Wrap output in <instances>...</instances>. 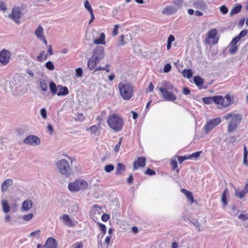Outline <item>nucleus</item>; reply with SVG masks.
<instances>
[{"mask_svg": "<svg viewBox=\"0 0 248 248\" xmlns=\"http://www.w3.org/2000/svg\"><path fill=\"white\" fill-rule=\"evenodd\" d=\"M24 144L32 146L39 145L41 144V141L38 137L31 135L27 136L24 140Z\"/></svg>", "mask_w": 248, "mask_h": 248, "instance_id": "obj_9", "label": "nucleus"}, {"mask_svg": "<svg viewBox=\"0 0 248 248\" xmlns=\"http://www.w3.org/2000/svg\"><path fill=\"white\" fill-rule=\"evenodd\" d=\"M99 62V61H96L95 60L93 59V58L91 57L88 60V66L91 70H92L94 68H95L97 63H98Z\"/></svg>", "mask_w": 248, "mask_h": 248, "instance_id": "obj_24", "label": "nucleus"}, {"mask_svg": "<svg viewBox=\"0 0 248 248\" xmlns=\"http://www.w3.org/2000/svg\"><path fill=\"white\" fill-rule=\"evenodd\" d=\"M11 53L9 51L5 49L0 52V63L2 65H7L10 61Z\"/></svg>", "mask_w": 248, "mask_h": 248, "instance_id": "obj_10", "label": "nucleus"}, {"mask_svg": "<svg viewBox=\"0 0 248 248\" xmlns=\"http://www.w3.org/2000/svg\"><path fill=\"white\" fill-rule=\"evenodd\" d=\"M83 244L82 242H77L71 247V248H82Z\"/></svg>", "mask_w": 248, "mask_h": 248, "instance_id": "obj_56", "label": "nucleus"}, {"mask_svg": "<svg viewBox=\"0 0 248 248\" xmlns=\"http://www.w3.org/2000/svg\"><path fill=\"white\" fill-rule=\"evenodd\" d=\"M40 114L41 116L45 119L47 117L46 110L45 108H42L40 110Z\"/></svg>", "mask_w": 248, "mask_h": 248, "instance_id": "obj_52", "label": "nucleus"}, {"mask_svg": "<svg viewBox=\"0 0 248 248\" xmlns=\"http://www.w3.org/2000/svg\"><path fill=\"white\" fill-rule=\"evenodd\" d=\"M223 118L229 121L227 131L229 133H232L237 129L242 120V115L239 113L232 112L226 114Z\"/></svg>", "mask_w": 248, "mask_h": 248, "instance_id": "obj_1", "label": "nucleus"}, {"mask_svg": "<svg viewBox=\"0 0 248 248\" xmlns=\"http://www.w3.org/2000/svg\"><path fill=\"white\" fill-rule=\"evenodd\" d=\"M177 9L174 7L170 6L164 8L163 10L162 13L163 15L169 16L175 13Z\"/></svg>", "mask_w": 248, "mask_h": 248, "instance_id": "obj_21", "label": "nucleus"}, {"mask_svg": "<svg viewBox=\"0 0 248 248\" xmlns=\"http://www.w3.org/2000/svg\"><path fill=\"white\" fill-rule=\"evenodd\" d=\"M170 165L172 167L173 170H175L177 168V163L176 160H173L170 161Z\"/></svg>", "mask_w": 248, "mask_h": 248, "instance_id": "obj_62", "label": "nucleus"}, {"mask_svg": "<svg viewBox=\"0 0 248 248\" xmlns=\"http://www.w3.org/2000/svg\"><path fill=\"white\" fill-rule=\"evenodd\" d=\"M201 153H202V151L197 152L194 153H193L192 155H188V156L190 157V159H191L193 157L196 158H198L200 155Z\"/></svg>", "mask_w": 248, "mask_h": 248, "instance_id": "obj_53", "label": "nucleus"}, {"mask_svg": "<svg viewBox=\"0 0 248 248\" xmlns=\"http://www.w3.org/2000/svg\"><path fill=\"white\" fill-rule=\"evenodd\" d=\"M225 107H227L232 103V97L229 94L226 95L224 97Z\"/></svg>", "mask_w": 248, "mask_h": 248, "instance_id": "obj_34", "label": "nucleus"}, {"mask_svg": "<svg viewBox=\"0 0 248 248\" xmlns=\"http://www.w3.org/2000/svg\"><path fill=\"white\" fill-rule=\"evenodd\" d=\"M182 191L183 193H184L185 194L188 200L189 201H190L191 202V203H192L194 202V198H193L192 193L191 192L187 191V190H186L185 189H183L182 190Z\"/></svg>", "mask_w": 248, "mask_h": 248, "instance_id": "obj_27", "label": "nucleus"}, {"mask_svg": "<svg viewBox=\"0 0 248 248\" xmlns=\"http://www.w3.org/2000/svg\"><path fill=\"white\" fill-rule=\"evenodd\" d=\"M214 96L206 97L202 98V101L205 104H210L214 102Z\"/></svg>", "mask_w": 248, "mask_h": 248, "instance_id": "obj_39", "label": "nucleus"}, {"mask_svg": "<svg viewBox=\"0 0 248 248\" xmlns=\"http://www.w3.org/2000/svg\"><path fill=\"white\" fill-rule=\"evenodd\" d=\"M120 26L118 24L115 25L114 26L113 31H112V35L113 36H116L118 34V30Z\"/></svg>", "mask_w": 248, "mask_h": 248, "instance_id": "obj_55", "label": "nucleus"}, {"mask_svg": "<svg viewBox=\"0 0 248 248\" xmlns=\"http://www.w3.org/2000/svg\"><path fill=\"white\" fill-rule=\"evenodd\" d=\"M156 89L160 92L161 89H162L164 91L171 90H173V86L170 82L164 81L162 83L159 84Z\"/></svg>", "mask_w": 248, "mask_h": 248, "instance_id": "obj_13", "label": "nucleus"}, {"mask_svg": "<svg viewBox=\"0 0 248 248\" xmlns=\"http://www.w3.org/2000/svg\"><path fill=\"white\" fill-rule=\"evenodd\" d=\"M22 14L20 7L15 6L12 8V12L8 16V17L12 19L14 22L17 24L21 23V18Z\"/></svg>", "mask_w": 248, "mask_h": 248, "instance_id": "obj_6", "label": "nucleus"}, {"mask_svg": "<svg viewBox=\"0 0 248 248\" xmlns=\"http://www.w3.org/2000/svg\"><path fill=\"white\" fill-rule=\"evenodd\" d=\"M177 158L178 162L180 164L182 163L184 160L190 159L189 156H178Z\"/></svg>", "mask_w": 248, "mask_h": 248, "instance_id": "obj_49", "label": "nucleus"}, {"mask_svg": "<svg viewBox=\"0 0 248 248\" xmlns=\"http://www.w3.org/2000/svg\"><path fill=\"white\" fill-rule=\"evenodd\" d=\"M39 83L40 87L43 91H46L47 90V84L44 79H40L39 80Z\"/></svg>", "mask_w": 248, "mask_h": 248, "instance_id": "obj_33", "label": "nucleus"}, {"mask_svg": "<svg viewBox=\"0 0 248 248\" xmlns=\"http://www.w3.org/2000/svg\"><path fill=\"white\" fill-rule=\"evenodd\" d=\"M194 82L197 86L199 87L203 84L204 80L200 76H197L194 78Z\"/></svg>", "mask_w": 248, "mask_h": 248, "instance_id": "obj_30", "label": "nucleus"}, {"mask_svg": "<svg viewBox=\"0 0 248 248\" xmlns=\"http://www.w3.org/2000/svg\"><path fill=\"white\" fill-rule=\"evenodd\" d=\"M97 224L98 225V226L99 227L100 230L103 232L102 234H100V237H101V238H102L103 237L104 235L105 234H106V231H107V228H106V226L105 225L102 224V223H98Z\"/></svg>", "mask_w": 248, "mask_h": 248, "instance_id": "obj_36", "label": "nucleus"}, {"mask_svg": "<svg viewBox=\"0 0 248 248\" xmlns=\"http://www.w3.org/2000/svg\"><path fill=\"white\" fill-rule=\"evenodd\" d=\"M84 6L85 8L89 12V13L93 12V9L89 2L87 0L84 1Z\"/></svg>", "mask_w": 248, "mask_h": 248, "instance_id": "obj_47", "label": "nucleus"}, {"mask_svg": "<svg viewBox=\"0 0 248 248\" xmlns=\"http://www.w3.org/2000/svg\"><path fill=\"white\" fill-rule=\"evenodd\" d=\"M106 36L104 33L102 32L100 34L99 38L93 40V43L96 45H105L106 44Z\"/></svg>", "mask_w": 248, "mask_h": 248, "instance_id": "obj_19", "label": "nucleus"}, {"mask_svg": "<svg viewBox=\"0 0 248 248\" xmlns=\"http://www.w3.org/2000/svg\"><path fill=\"white\" fill-rule=\"evenodd\" d=\"M34 34L36 37L39 39L44 37V29L41 25L38 27L37 29L35 31Z\"/></svg>", "mask_w": 248, "mask_h": 248, "instance_id": "obj_25", "label": "nucleus"}, {"mask_svg": "<svg viewBox=\"0 0 248 248\" xmlns=\"http://www.w3.org/2000/svg\"><path fill=\"white\" fill-rule=\"evenodd\" d=\"M110 65L109 64H107L105 67L101 66L97 67L95 71L105 70L108 73L110 71Z\"/></svg>", "mask_w": 248, "mask_h": 248, "instance_id": "obj_38", "label": "nucleus"}, {"mask_svg": "<svg viewBox=\"0 0 248 248\" xmlns=\"http://www.w3.org/2000/svg\"><path fill=\"white\" fill-rule=\"evenodd\" d=\"M107 123L108 126L115 132L121 131L124 124L123 120L116 114H113L108 118Z\"/></svg>", "mask_w": 248, "mask_h": 248, "instance_id": "obj_2", "label": "nucleus"}, {"mask_svg": "<svg viewBox=\"0 0 248 248\" xmlns=\"http://www.w3.org/2000/svg\"><path fill=\"white\" fill-rule=\"evenodd\" d=\"M101 238L100 234L98 236V244L99 248H108L110 241L111 236H107L105 240L104 243H103L99 238Z\"/></svg>", "mask_w": 248, "mask_h": 248, "instance_id": "obj_16", "label": "nucleus"}, {"mask_svg": "<svg viewBox=\"0 0 248 248\" xmlns=\"http://www.w3.org/2000/svg\"><path fill=\"white\" fill-rule=\"evenodd\" d=\"M101 218H102V220L103 221H107L109 219V216L108 215L106 214H104L102 216Z\"/></svg>", "mask_w": 248, "mask_h": 248, "instance_id": "obj_64", "label": "nucleus"}, {"mask_svg": "<svg viewBox=\"0 0 248 248\" xmlns=\"http://www.w3.org/2000/svg\"><path fill=\"white\" fill-rule=\"evenodd\" d=\"M118 88L120 95L124 100H129L133 95V87L129 83L121 82L118 85Z\"/></svg>", "mask_w": 248, "mask_h": 248, "instance_id": "obj_4", "label": "nucleus"}, {"mask_svg": "<svg viewBox=\"0 0 248 248\" xmlns=\"http://www.w3.org/2000/svg\"><path fill=\"white\" fill-rule=\"evenodd\" d=\"M2 210L3 212L5 213H7L9 212L10 210V207L7 201L6 200H2Z\"/></svg>", "mask_w": 248, "mask_h": 248, "instance_id": "obj_28", "label": "nucleus"}, {"mask_svg": "<svg viewBox=\"0 0 248 248\" xmlns=\"http://www.w3.org/2000/svg\"><path fill=\"white\" fill-rule=\"evenodd\" d=\"M246 194L244 193V190L241 191H239L238 190H236L235 191V196L239 199H242Z\"/></svg>", "mask_w": 248, "mask_h": 248, "instance_id": "obj_46", "label": "nucleus"}, {"mask_svg": "<svg viewBox=\"0 0 248 248\" xmlns=\"http://www.w3.org/2000/svg\"><path fill=\"white\" fill-rule=\"evenodd\" d=\"M220 12L223 15L226 14L228 12V9L225 5H222L220 7Z\"/></svg>", "mask_w": 248, "mask_h": 248, "instance_id": "obj_50", "label": "nucleus"}, {"mask_svg": "<svg viewBox=\"0 0 248 248\" xmlns=\"http://www.w3.org/2000/svg\"><path fill=\"white\" fill-rule=\"evenodd\" d=\"M61 218L65 225L69 227H73L75 225V223L72 221L68 215L65 214Z\"/></svg>", "mask_w": 248, "mask_h": 248, "instance_id": "obj_20", "label": "nucleus"}, {"mask_svg": "<svg viewBox=\"0 0 248 248\" xmlns=\"http://www.w3.org/2000/svg\"><path fill=\"white\" fill-rule=\"evenodd\" d=\"M230 196V194L228 188H226L223 193L222 194L221 201L224 207L228 204L227 199Z\"/></svg>", "mask_w": 248, "mask_h": 248, "instance_id": "obj_18", "label": "nucleus"}, {"mask_svg": "<svg viewBox=\"0 0 248 248\" xmlns=\"http://www.w3.org/2000/svg\"><path fill=\"white\" fill-rule=\"evenodd\" d=\"M192 2L196 9L203 10L206 8V4L202 0H193Z\"/></svg>", "mask_w": 248, "mask_h": 248, "instance_id": "obj_15", "label": "nucleus"}, {"mask_svg": "<svg viewBox=\"0 0 248 248\" xmlns=\"http://www.w3.org/2000/svg\"><path fill=\"white\" fill-rule=\"evenodd\" d=\"M238 218L242 221H246L248 219V217L247 215L241 214L239 215Z\"/></svg>", "mask_w": 248, "mask_h": 248, "instance_id": "obj_60", "label": "nucleus"}, {"mask_svg": "<svg viewBox=\"0 0 248 248\" xmlns=\"http://www.w3.org/2000/svg\"><path fill=\"white\" fill-rule=\"evenodd\" d=\"M192 71L191 69H185L183 72V76L187 78H190L192 76Z\"/></svg>", "mask_w": 248, "mask_h": 248, "instance_id": "obj_37", "label": "nucleus"}, {"mask_svg": "<svg viewBox=\"0 0 248 248\" xmlns=\"http://www.w3.org/2000/svg\"><path fill=\"white\" fill-rule=\"evenodd\" d=\"M239 37L237 36L236 37L233 38L231 43L236 45V43L240 40Z\"/></svg>", "mask_w": 248, "mask_h": 248, "instance_id": "obj_63", "label": "nucleus"}, {"mask_svg": "<svg viewBox=\"0 0 248 248\" xmlns=\"http://www.w3.org/2000/svg\"><path fill=\"white\" fill-rule=\"evenodd\" d=\"M125 170V167L124 165L122 163H119L117 164L116 174L117 175L120 174L122 171H124Z\"/></svg>", "mask_w": 248, "mask_h": 248, "instance_id": "obj_31", "label": "nucleus"}, {"mask_svg": "<svg viewBox=\"0 0 248 248\" xmlns=\"http://www.w3.org/2000/svg\"><path fill=\"white\" fill-rule=\"evenodd\" d=\"M57 242L56 240L52 237L48 238L45 243V248H57Z\"/></svg>", "mask_w": 248, "mask_h": 248, "instance_id": "obj_17", "label": "nucleus"}, {"mask_svg": "<svg viewBox=\"0 0 248 248\" xmlns=\"http://www.w3.org/2000/svg\"><path fill=\"white\" fill-rule=\"evenodd\" d=\"M33 214L30 213L26 215H23L22 217V219H23L25 221H30L33 218Z\"/></svg>", "mask_w": 248, "mask_h": 248, "instance_id": "obj_44", "label": "nucleus"}, {"mask_svg": "<svg viewBox=\"0 0 248 248\" xmlns=\"http://www.w3.org/2000/svg\"><path fill=\"white\" fill-rule=\"evenodd\" d=\"M145 173L148 175H153L155 174V172L154 170H151L149 168H148L145 171Z\"/></svg>", "mask_w": 248, "mask_h": 248, "instance_id": "obj_58", "label": "nucleus"}, {"mask_svg": "<svg viewBox=\"0 0 248 248\" xmlns=\"http://www.w3.org/2000/svg\"><path fill=\"white\" fill-rule=\"evenodd\" d=\"M88 187V183L82 180H76L74 182L69 183L68 185L69 189L72 192L84 190L87 189Z\"/></svg>", "mask_w": 248, "mask_h": 248, "instance_id": "obj_5", "label": "nucleus"}, {"mask_svg": "<svg viewBox=\"0 0 248 248\" xmlns=\"http://www.w3.org/2000/svg\"><path fill=\"white\" fill-rule=\"evenodd\" d=\"M238 50V46L233 44L230 43L229 45V52L231 54H233L236 52Z\"/></svg>", "mask_w": 248, "mask_h": 248, "instance_id": "obj_32", "label": "nucleus"}, {"mask_svg": "<svg viewBox=\"0 0 248 248\" xmlns=\"http://www.w3.org/2000/svg\"><path fill=\"white\" fill-rule=\"evenodd\" d=\"M190 222L192 223L194 226L197 228L199 229V231L200 230L201 224L197 220H193L192 221H190Z\"/></svg>", "mask_w": 248, "mask_h": 248, "instance_id": "obj_54", "label": "nucleus"}, {"mask_svg": "<svg viewBox=\"0 0 248 248\" xmlns=\"http://www.w3.org/2000/svg\"><path fill=\"white\" fill-rule=\"evenodd\" d=\"M217 33V31L216 29H212L209 31L208 32V37L209 39L213 38L216 35Z\"/></svg>", "mask_w": 248, "mask_h": 248, "instance_id": "obj_40", "label": "nucleus"}, {"mask_svg": "<svg viewBox=\"0 0 248 248\" xmlns=\"http://www.w3.org/2000/svg\"><path fill=\"white\" fill-rule=\"evenodd\" d=\"M124 35H122L121 36H120V40H119V44L118 45H124L126 43V41H125L124 40Z\"/></svg>", "mask_w": 248, "mask_h": 248, "instance_id": "obj_59", "label": "nucleus"}, {"mask_svg": "<svg viewBox=\"0 0 248 248\" xmlns=\"http://www.w3.org/2000/svg\"><path fill=\"white\" fill-rule=\"evenodd\" d=\"M221 122V120L220 117H217L211 119L208 121L206 124L204 125L203 129L206 134L209 133L214 127L218 125Z\"/></svg>", "mask_w": 248, "mask_h": 248, "instance_id": "obj_7", "label": "nucleus"}, {"mask_svg": "<svg viewBox=\"0 0 248 248\" xmlns=\"http://www.w3.org/2000/svg\"><path fill=\"white\" fill-rule=\"evenodd\" d=\"M56 166L57 171L65 177H69L72 173L71 167L66 159H60L56 162Z\"/></svg>", "mask_w": 248, "mask_h": 248, "instance_id": "obj_3", "label": "nucleus"}, {"mask_svg": "<svg viewBox=\"0 0 248 248\" xmlns=\"http://www.w3.org/2000/svg\"><path fill=\"white\" fill-rule=\"evenodd\" d=\"M121 142H122V138L120 139V141L119 142L115 145L114 147V151L115 152H118L119 151V149L120 147V146L121 145Z\"/></svg>", "mask_w": 248, "mask_h": 248, "instance_id": "obj_61", "label": "nucleus"}, {"mask_svg": "<svg viewBox=\"0 0 248 248\" xmlns=\"http://www.w3.org/2000/svg\"><path fill=\"white\" fill-rule=\"evenodd\" d=\"M146 165V158L144 156L138 157L137 160L135 161L133 163V168L134 170H137L139 168H143Z\"/></svg>", "mask_w": 248, "mask_h": 248, "instance_id": "obj_12", "label": "nucleus"}, {"mask_svg": "<svg viewBox=\"0 0 248 248\" xmlns=\"http://www.w3.org/2000/svg\"><path fill=\"white\" fill-rule=\"evenodd\" d=\"M105 56V52L104 47L102 46H97L93 50L92 57L96 61L99 62L104 59Z\"/></svg>", "mask_w": 248, "mask_h": 248, "instance_id": "obj_8", "label": "nucleus"}, {"mask_svg": "<svg viewBox=\"0 0 248 248\" xmlns=\"http://www.w3.org/2000/svg\"><path fill=\"white\" fill-rule=\"evenodd\" d=\"M40 231L37 230L36 231L31 232L30 233V235L31 237L36 236L37 237H39L40 236Z\"/></svg>", "mask_w": 248, "mask_h": 248, "instance_id": "obj_57", "label": "nucleus"}, {"mask_svg": "<svg viewBox=\"0 0 248 248\" xmlns=\"http://www.w3.org/2000/svg\"><path fill=\"white\" fill-rule=\"evenodd\" d=\"M49 88L52 94H55L57 92V88L56 84L53 81L50 82Z\"/></svg>", "mask_w": 248, "mask_h": 248, "instance_id": "obj_35", "label": "nucleus"}, {"mask_svg": "<svg viewBox=\"0 0 248 248\" xmlns=\"http://www.w3.org/2000/svg\"><path fill=\"white\" fill-rule=\"evenodd\" d=\"M32 201L31 200H26L22 202L20 210L22 212H27L32 208Z\"/></svg>", "mask_w": 248, "mask_h": 248, "instance_id": "obj_14", "label": "nucleus"}, {"mask_svg": "<svg viewBox=\"0 0 248 248\" xmlns=\"http://www.w3.org/2000/svg\"><path fill=\"white\" fill-rule=\"evenodd\" d=\"M46 67L49 70L52 71L55 69L54 65L52 62L48 61L47 62L46 64Z\"/></svg>", "mask_w": 248, "mask_h": 248, "instance_id": "obj_45", "label": "nucleus"}, {"mask_svg": "<svg viewBox=\"0 0 248 248\" xmlns=\"http://www.w3.org/2000/svg\"><path fill=\"white\" fill-rule=\"evenodd\" d=\"M171 68V66L170 63L166 64L163 68V71L164 73L169 72Z\"/></svg>", "mask_w": 248, "mask_h": 248, "instance_id": "obj_51", "label": "nucleus"}, {"mask_svg": "<svg viewBox=\"0 0 248 248\" xmlns=\"http://www.w3.org/2000/svg\"><path fill=\"white\" fill-rule=\"evenodd\" d=\"M69 93L68 88L66 87L61 86L59 91L57 93L58 96H65Z\"/></svg>", "mask_w": 248, "mask_h": 248, "instance_id": "obj_26", "label": "nucleus"}, {"mask_svg": "<svg viewBox=\"0 0 248 248\" xmlns=\"http://www.w3.org/2000/svg\"><path fill=\"white\" fill-rule=\"evenodd\" d=\"M114 169V166L112 164L106 165L104 167V170L106 172H110Z\"/></svg>", "mask_w": 248, "mask_h": 248, "instance_id": "obj_41", "label": "nucleus"}, {"mask_svg": "<svg viewBox=\"0 0 248 248\" xmlns=\"http://www.w3.org/2000/svg\"><path fill=\"white\" fill-rule=\"evenodd\" d=\"M13 181L11 179H7L5 180L2 183L1 186V191L2 192L6 191L8 188L13 184Z\"/></svg>", "mask_w": 248, "mask_h": 248, "instance_id": "obj_22", "label": "nucleus"}, {"mask_svg": "<svg viewBox=\"0 0 248 248\" xmlns=\"http://www.w3.org/2000/svg\"><path fill=\"white\" fill-rule=\"evenodd\" d=\"M98 127L94 125L90 127L87 130L90 131L91 134H96V132L98 131Z\"/></svg>", "mask_w": 248, "mask_h": 248, "instance_id": "obj_42", "label": "nucleus"}, {"mask_svg": "<svg viewBox=\"0 0 248 248\" xmlns=\"http://www.w3.org/2000/svg\"><path fill=\"white\" fill-rule=\"evenodd\" d=\"M160 92L162 93V96L165 100L174 101L177 98L176 96L171 92L164 91L162 89H161Z\"/></svg>", "mask_w": 248, "mask_h": 248, "instance_id": "obj_11", "label": "nucleus"}, {"mask_svg": "<svg viewBox=\"0 0 248 248\" xmlns=\"http://www.w3.org/2000/svg\"><path fill=\"white\" fill-rule=\"evenodd\" d=\"M214 102L225 107L224 98L221 95L214 96Z\"/></svg>", "mask_w": 248, "mask_h": 248, "instance_id": "obj_23", "label": "nucleus"}, {"mask_svg": "<svg viewBox=\"0 0 248 248\" xmlns=\"http://www.w3.org/2000/svg\"><path fill=\"white\" fill-rule=\"evenodd\" d=\"M7 8L6 5L3 0H0V11L4 12L7 11Z\"/></svg>", "mask_w": 248, "mask_h": 248, "instance_id": "obj_43", "label": "nucleus"}, {"mask_svg": "<svg viewBox=\"0 0 248 248\" xmlns=\"http://www.w3.org/2000/svg\"><path fill=\"white\" fill-rule=\"evenodd\" d=\"M83 71L81 68H78L76 70V76L77 78H80L82 76Z\"/></svg>", "mask_w": 248, "mask_h": 248, "instance_id": "obj_48", "label": "nucleus"}, {"mask_svg": "<svg viewBox=\"0 0 248 248\" xmlns=\"http://www.w3.org/2000/svg\"><path fill=\"white\" fill-rule=\"evenodd\" d=\"M242 9V6L241 5H237V6L234 7L231 10L230 15L231 16L238 14L239 13Z\"/></svg>", "mask_w": 248, "mask_h": 248, "instance_id": "obj_29", "label": "nucleus"}]
</instances>
